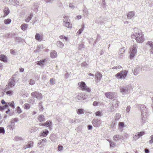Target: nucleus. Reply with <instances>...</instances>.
Instances as JSON below:
<instances>
[{
    "label": "nucleus",
    "instance_id": "nucleus-1",
    "mask_svg": "<svg viewBox=\"0 0 153 153\" xmlns=\"http://www.w3.org/2000/svg\"><path fill=\"white\" fill-rule=\"evenodd\" d=\"M134 32L131 35L132 38L135 39L138 43L143 42L144 39L141 31L138 30L136 28H134Z\"/></svg>",
    "mask_w": 153,
    "mask_h": 153
},
{
    "label": "nucleus",
    "instance_id": "nucleus-2",
    "mask_svg": "<svg viewBox=\"0 0 153 153\" xmlns=\"http://www.w3.org/2000/svg\"><path fill=\"white\" fill-rule=\"evenodd\" d=\"M119 88L120 93L123 95L129 94L132 89V86L130 84L120 86Z\"/></svg>",
    "mask_w": 153,
    "mask_h": 153
},
{
    "label": "nucleus",
    "instance_id": "nucleus-3",
    "mask_svg": "<svg viewBox=\"0 0 153 153\" xmlns=\"http://www.w3.org/2000/svg\"><path fill=\"white\" fill-rule=\"evenodd\" d=\"M128 73V71L126 70L122 71L117 73L115 75L116 77L118 79H126Z\"/></svg>",
    "mask_w": 153,
    "mask_h": 153
},
{
    "label": "nucleus",
    "instance_id": "nucleus-4",
    "mask_svg": "<svg viewBox=\"0 0 153 153\" xmlns=\"http://www.w3.org/2000/svg\"><path fill=\"white\" fill-rule=\"evenodd\" d=\"M137 46L134 45L130 49L129 57L131 59H132L134 57L135 54L137 53Z\"/></svg>",
    "mask_w": 153,
    "mask_h": 153
},
{
    "label": "nucleus",
    "instance_id": "nucleus-5",
    "mask_svg": "<svg viewBox=\"0 0 153 153\" xmlns=\"http://www.w3.org/2000/svg\"><path fill=\"white\" fill-rule=\"evenodd\" d=\"M78 85L80 88L83 91H86L88 92H90L91 90L89 88H88L85 83L84 82H81L78 83Z\"/></svg>",
    "mask_w": 153,
    "mask_h": 153
},
{
    "label": "nucleus",
    "instance_id": "nucleus-6",
    "mask_svg": "<svg viewBox=\"0 0 153 153\" xmlns=\"http://www.w3.org/2000/svg\"><path fill=\"white\" fill-rule=\"evenodd\" d=\"M31 96L35 98L38 100H41L42 97V94L38 91H34L31 94Z\"/></svg>",
    "mask_w": 153,
    "mask_h": 153
},
{
    "label": "nucleus",
    "instance_id": "nucleus-7",
    "mask_svg": "<svg viewBox=\"0 0 153 153\" xmlns=\"http://www.w3.org/2000/svg\"><path fill=\"white\" fill-rule=\"evenodd\" d=\"M140 109L141 111L142 115L143 116H145L147 114V109L146 107L143 105H140Z\"/></svg>",
    "mask_w": 153,
    "mask_h": 153
},
{
    "label": "nucleus",
    "instance_id": "nucleus-8",
    "mask_svg": "<svg viewBox=\"0 0 153 153\" xmlns=\"http://www.w3.org/2000/svg\"><path fill=\"white\" fill-rule=\"evenodd\" d=\"M105 95L107 97L112 99L116 97V94L113 92H108L105 93Z\"/></svg>",
    "mask_w": 153,
    "mask_h": 153
},
{
    "label": "nucleus",
    "instance_id": "nucleus-9",
    "mask_svg": "<svg viewBox=\"0 0 153 153\" xmlns=\"http://www.w3.org/2000/svg\"><path fill=\"white\" fill-rule=\"evenodd\" d=\"M11 88L9 87L8 86H5V89L4 90V91L5 92L6 94L8 96H10L13 95V91L10 90Z\"/></svg>",
    "mask_w": 153,
    "mask_h": 153
},
{
    "label": "nucleus",
    "instance_id": "nucleus-10",
    "mask_svg": "<svg viewBox=\"0 0 153 153\" xmlns=\"http://www.w3.org/2000/svg\"><path fill=\"white\" fill-rule=\"evenodd\" d=\"M15 80L14 77H12L11 79L9 80V82L8 84L6 86H8L10 88H12L13 87L15 86Z\"/></svg>",
    "mask_w": 153,
    "mask_h": 153
},
{
    "label": "nucleus",
    "instance_id": "nucleus-11",
    "mask_svg": "<svg viewBox=\"0 0 153 153\" xmlns=\"http://www.w3.org/2000/svg\"><path fill=\"white\" fill-rule=\"evenodd\" d=\"M92 123L94 127H98L101 123V121L98 119H94L92 121Z\"/></svg>",
    "mask_w": 153,
    "mask_h": 153
},
{
    "label": "nucleus",
    "instance_id": "nucleus-12",
    "mask_svg": "<svg viewBox=\"0 0 153 153\" xmlns=\"http://www.w3.org/2000/svg\"><path fill=\"white\" fill-rule=\"evenodd\" d=\"M144 134H145V132L144 131H141L137 132L134 135L133 138L134 140H137Z\"/></svg>",
    "mask_w": 153,
    "mask_h": 153
},
{
    "label": "nucleus",
    "instance_id": "nucleus-13",
    "mask_svg": "<svg viewBox=\"0 0 153 153\" xmlns=\"http://www.w3.org/2000/svg\"><path fill=\"white\" fill-rule=\"evenodd\" d=\"M142 71V67L140 66L134 69V74L135 75H137L138 74L141 73Z\"/></svg>",
    "mask_w": 153,
    "mask_h": 153
},
{
    "label": "nucleus",
    "instance_id": "nucleus-14",
    "mask_svg": "<svg viewBox=\"0 0 153 153\" xmlns=\"http://www.w3.org/2000/svg\"><path fill=\"white\" fill-rule=\"evenodd\" d=\"M35 38L38 41L41 42L43 41V35L41 34L37 33L35 35Z\"/></svg>",
    "mask_w": 153,
    "mask_h": 153
},
{
    "label": "nucleus",
    "instance_id": "nucleus-15",
    "mask_svg": "<svg viewBox=\"0 0 153 153\" xmlns=\"http://www.w3.org/2000/svg\"><path fill=\"white\" fill-rule=\"evenodd\" d=\"M112 107L114 108L115 109L118 106V101L116 100H113L112 101Z\"/></svg>",
    "mask_w": 153,
    "mask_h": 153
},
{
    "label": "nucleus",
    "instance_id": "nucleus-16",
    "mask_svg": "<svg viewBox=\"0 0 153 153\" xmlns=\"http://www.w3.org/2000/svg\"><path fill=\"white\" fill-rule=\"evenodd\" d=\"M113 139L115 140H123V137L121 135H116L113 137Z\"/></svg>",
    "mask_w": 153,
    "mask_h": 153
},
{
    "label": "nucleus",
    "instance_id": "nucleus-17",
    "mask_svg": "<svg viewBox=\"0 0 153 153\" xmlns=\"http://www.w3.org/2000/svg\"><path fill=\"white\" fill-rule=\"evenodd\" d=\"M102 76V74L100 72H97L96 73L95 75V77L96 79H97V80L100 81V80L101 79Z\"/></svg>",
    "mask_w": 153,
    "mask_h": 153
},
{
    "label": "nucleus",
    "instance_id": "nucleus-18",
    "mask_svg": "<svg viewBox=\"0 0 153 153\" xmlns=\"http://www.w3.org/2000/svg\"><path fill=\"white\" fill-rule=\"evenodd\" d=\"M39 4L38 3H34L32 9L33 10V11L36 13H37L38 11V9L39 7L38 5Z\"/></svg>",
    "mask_w": 153,
    "mask_h": 153
},
{
    "label": "nucleus",
    "instance_id": "nucleus-19",
    "mask_svg": "<svg viewBox=\"0 0 153 153\" xmlns=\"http://www.w3.org/2000/svg\"><path fill=\"white\" fill-rule=\"evenodd\" d=\"M46 59H44L38 61L37 62V65L41 66H43L45 62L46 61Z\"/></svg>",
    "mask_w": 153,
    "mask_h": 153
},
{
    "label": "nucleus",
    "instance_id": "nucleus-20",
    "mask_svg": "<svg viewBox=\"0 0 153 153\" xmlns=\"http://www.w3.org/2000/svg\"><path fill=\"white\" fill-rule=\"evenodd\" d=\"M146 45H149L151 48L150 49V52L152 53H153V42L150 41L146 43Z\"/></svg>",
    "mask_w": 153,
    "mask_h": 153
},
{
    "label": "nucleus",
    "instance_id": "nucleus-21",
    "mask_svg": "<svg viewBox=\"0 0 153 153\" xmlns=\"http://www.w3.org/2000/svg\"><path fill=\"white\" fill-rule=\"evenodd\" d=\"M49 131L48 130L45 129L43 131V132L40 133V136H43L45 137L48 135L49 133Z\"/></svg>",
    "mask_w": 153,
    "mask_h": 153
},
{
    "label": "nucleus",
    "instance_id": "nucleus-22",
    "mask_svg": "<svg viewBox=\"0 0 153 153\" xmlns=\"http://www.w3.org/2000/svg\"><path fill=\"white\" fill-rule=\"evenodd\" d=\"M79 120L78 119L74 118L73 119H71L69 121V123H79Z\"/></svg>",
    "mask_w": 153,
    "mask_h": 153
},
{
    "label": "nucleus",
    "instance_id": "nucleus-23",
    "mask_svg": "<svg viewBox=\"0 0 153 153\" xmlns=\"http://www.w3.org/2000/svg\"><path fill=\"white\" fill-rule=\"evenodd\" d=\"M51 57L52 58H54L56 57L57 56V54L56 52L54 50H52L51 52Z\"/></svg>",
    "mask_w": 153,
    "mask_h": 153
},
{
    "label": "nucleus",
    "instance_id": "nucleus-24",
    "mask_svg": "<svg viewBox=\"0 0 153 153\" xmlns=\"http://www.w3.org/2000/svg\"><path fill=\"white\" fill-rule=\"evenodd\" d=\"M0 59L4 62H6L7 61V57L3 54L0 55Z\"/></svg>",
    "mask_w": 153,
    "mask_h": 153
},
{
    "label": "nucleus",
    "instance_id": "nucleus-25",
    "mask_svg": "<svg viewBox=\"0 0 153 153\" xmlns=\"http://www.w3.org/2000/svg\"><path fill=\"white\" fill-rule=\"evenodd\" d=\"M134 15V13L133 11L129 12L127 14V16L128 19H131Z\"/></svg>",
    "mask_w": 153,
    "mask_h": 153
},
{
    "label": "nucleus",
    "instance_id": "nucleus-26",
    "mask_svg": "<svg viewBox=\"0 0 153 153\" xmlns=\"http://www.w3.org/2000/svg\"><path fill=\"white\" fill-rule=\"evenodd\" d=\"M3 12L4 13V17H5L7 15L10 13V10L8 8L5 7L3 10Z\"/></svg>",
    "mask_w": 153,
    "mask_h": 153
},
{
    "label": "nucleus",
    "instance_id": "nucleus-27",
    "mask_svg": "<svg viewBox=\"0 0 153 153\" xmlns=\"http://www.w3.org/2000/svg\"><path fill=\"white\" fill-rule=\"evenodd\" d=\"M76 98L79 100H83L85 98V95L82 94H80L77 96Z\"/></svg>",
    "mask_w": 153,
    "mask_h": 153
},
{
    "label": "nucleus",
    "instance_id": "nucleus-28",
    "mask_svg": "<svg viewBox=\"0 0 153 153\" xmlns=\"http://www.w3.org/2000/svg\"><path fill=\"white\" fill-rule=\"evenodd\" d=\"M52 123L51 121H48L46 122L45 123V126H46L48 127L49 128H51V127Z\"/></svg>",
    "mask_w": 153,
    "mask_h": 153
},
{
    "label": "nucleus",
    "instance_id": "nucleus-29",
    "mask_svg": "<svg viewBox=\"0 0 153 153\" xmlns=\"http://www.w3.org/2000/svg\"><path fill=\"white\" fill-rule=\"evenodd\" d=\"M38 120L41 122L45 121V119L44 117V115H39L38 117Z\"/></svg>",
    "mask_w": 153,
    "mask_h": 153
},
{
    "label": "nucleus",
    "instance_id": "nucleus-30",
    "mask_svg": "<svg viewBox=\"0 0 153 153\" xmlns=\"http://www.w3.org/2000/svg\"><path fill=\"white\" fill-rule=\"evenodd\" d=\"M28 25L27 24H23L21 26V29L23 30H25L27 28Z\"/></svg>",
    "mask_w": 153,
    "mask_h": 153
},
{
    "label": "nucleus",
    "instance_id": "nucleus-31",
    "mask_svg": "<svg viewBox=\"0 0 153 153\" xmlns=\"http://www.w3.org/2000/svg\"><path fill=\"white\" fill-rule=\"evenodd\" d=\"M64 25L68 28H71L72 27V25L69 21L64 23Z\"/></svg>",
    "mask_w": 153,
    "mask_h": 153
},
{
    "label": "nucleus",
    "instance_id": "nucleus-32",
    "mask_svg": "<svg viewBox=\"0 0 153 153\" xmlns=\"http://www.w3.org/2000/svg\"><path fill=\"white\" fill-rule=\"evenodd\" d=\"M57 45L61 48H62L64 45V44L60 41H58L56 43Z\"/></svg>",
    "mask_w": 153,
    "mask_h": 153
},
{
    "label": "nucleus",
    "instance_id": "nucleus-33",
    "mask_svg": "<svg viewBox=\"0 0 153 153\" xmlns=\"http://www.w3.org/2000/svg\"><path fill=\"white\" fill-rule=\"evenodd\" d=\"M33 16V13H31L30 16L27 17L25 19V22H29Z\"/></svg>",
    "mask_w": 153,
    "mask_h": 153
},
{
    "label": "nucleus",
    "instance_id": "nucleus-34",
    "mask_svg": "<svg viewBox=\"0 0 153 153\" xmlns=\"http://www.w3.org/2000/svg\"><path fill=\"white\" fill-rule=\"evenodd\" d=\"M27 142L28 148H30L33 147V142L32 141H30Z\"/></svg>",
    "mask_w": 153,
    "mask_h": 153
},
{
    "label": "nucleus",
    "instance_id": "nucleus-35",
    "mask_svg": "<svg viewBox=\"0 0 153 153\" xmlns=\"http://www.w3.org/2000/svg\"><path fill=\"white\" fill-rule=\"evenodd\" d=\"M8 106H10L13 109L15 108V106L14 105V103L13 101H12L10 102H7Z\"/></svg>",
    "mask_w": 153,
    "mask_h": 153
},
{
    "label": "nucleus",
    "instance_id": "nucleus-36",
    "mask_svg": "<svg viewBox=\"0 0 153 153\" xmlns=\"http://www.w3.org/2000/svg\"><path fill=\"white\" fill-rule=\"evenodd\" d=\"M121 117V115L120 114H116L115 115V119L116 121L118 120Z\"/></svg>",
    "mask_w": 153,
    "mask_h": 153
},
{
    "label": "nucleus",
    "instance_id": "nucleus-37",
    "mask_svg": "<svg viewBox=\"0 0 153 153\" xmlns=\"http://www.w3.org/2000/svg\"><path fill=\"white\" fill-rule=\"evenodd\" d=\"M83 15L84 16L87 17L88 14V11L87 10H86L85 9L83 10Z\"/></svg>",
    "mask_w": 153,
    "mask_h": 153
},
{
    "label": "nucleus",
    "instance_id": "nucleus-38",
    "mask_svg": "<svg viewBox=\"0 0 153 153\" xmlns=\"http://www.w3.org/2000/svg\"><path fill=\"white\" fill-rule=\"evenodd\" d=\"M24 109L28 110L30 108V106L29 104L27 103H26L24 105Z\"/></svg>",
    "mask_w": 153,
    "mask_h": 153
},
{
    "label": "nucleus",
    "instance_id": "nucleus-39",
    "mask_svg": "<svg viewBox=\"0 0 153 153\" xmlns=\"http://www.w3.org/2000/svg\"><path fill=\"white\" fill-rule=\"evenodd\" d=\"M11 20L10 19H8L4 20V22L5 24L7 25L10 23L11 22Z\"/></svg>",
    "mask_w": 153,
    "mask_h": 153
},
{
    "label": "nucleus",
    "instance_id": "nucleus-40",
    "mask_svg": "<svg viewBox=\"0 0 153 153\" xmlns=\"http://www.w3.org/2000/svg\"><path fill=\"white\" fill-rule=\"evenodd\" d=\"M42 102H41L39 103V110L40 111H42L44 109L43 106L42 105Z\"/></svg>",
    "mask_w": 153,
    "mask_h": 153
},
{
    "label": "nucleus",
    "instance_id": "nucleus-41",
    "mask_svg": "<svg viewBox=\"0 0 153 153\" xmlns=\"http://www.w3.org/2000/svg\"><path fill=\"white\" fill-rule=\"evenodd\" d=\"M14 140L16 141H21L23 140V139L21 137L19 136L15 137Z\"/></svg>",
    "mask_w": 153,
    "mask_h": 153
},
{
    "label": "nucleus",
    "instance_id": "nucleus-42",
    "mask_svg": "<svg viewBox=\"0 0 153 153\" xmlns=\"http://www.w3.org/2000/svg\"><path fill=\"white\" fill-rule=\"evenodd\" d=\"M83 30L84 26H83V27H82L77 32L76 34L79 35H80L81 33Z\"/></svg>",
    "mask_w": 153,
    "mask_h": 153
},
{
    "label": "nucleus",
    "instance_id": "nucleus-43",
    "mask_svg": "<svg viewBox=\"0 0 153 153\" xmlns=\"http://www.w3.org/2000/svg\"><path fill=\"white\" fill-rule=\"evenodd\" d=\"M79 48L80 50H81L84 48L85 46L82 42H80L79 45Z\"/></svg>",
    "mask_w": 153,
    "mask_h": 153
},
{
    "label": "nucleus",
    "instance_id": "nucleus-44",
    "mask_svg": "<svg viewBox=\"0 0 153 153\" xmlns=\"http://www.w3.org/2000/svg\"><path fill=\"white\" fill-rule=\"evenodd\" d=\"M119 126L120 129L122 128L124 126V123L120 122L119 123Z\"/></svg>",
    "mask_w": 153,
    "mask_h": 153
},
{
    "label": "nucleus",
    "instance_id": "nucleus-45",
    "mask_svg": "<svg viewBox=\"0 0 153 153\" xmlns=\"http://www.w3.org/2000/svg\"><path fill=\"white\" fill-rule=\"evenodd\" d=\"M16 111L18 114H20L22 112V111L19 106L17 107L16 108Z\"/></svg>",
    "mask_w": 153,
    "mask_h": 153
},
{
    "label": "nucleus",
    "instance_id": "nucleus-46",
    "mask_svg": "<svg viewBox=\"0 0 153 153\" xmlns=\"http://www.w3.org/2000/svg\"><path fill=\"white\" fill-rule=\"evenodd\" d=\"M83 109H78L77 111V112L78 114H81L83 113Z\"/></svg>",
    "mask_w": 153,
    "mask_h": 153
},
{
    "label": "nucleus",
    "instance_id": "nucleus-47",
    "mask_svg": "<svg viewBox=\"0 0 153 153\" xmlns=\"http://www.w3.org/2000/svg\"><path fill=\"white\" fill-rule=\"evenodd\" d=\"M19 121V120L18 118H15L11 120L10 123H14L15 122H17Z\"/></svg>",
    "mask_w": 153,
    "mask_h": 153
},
{
    "label": "nucleus",
    "instance_id": "nucleus-48",
    "mask_svg": "<svg viewBox=\"0 0 153 153\" xmlns=\"http://www.w3.org/2000/svg\"><path fill=\"white\" fill-rule=\"evenodd\" d=\"M0 133L4 134L5 133V130L4 127H0Z\"/></svg>",
    "mask_w": 153,
    "mask_h": 153
},
{
    "label": "nucleus",
    "instance_id": "nucleus-49",
    "mask_svg": "<svg viewBox=\"0 0 153 153\" xmlns=\"http://www.w3.org/2000/svg\"><path fill=\"white\" fill-rule=\"evenodd\" d=\"M50 83L52 85H53L56 83L55 79L53 78H51L50 80Z\"/></svg>",
    "mask_w": 153,
    "mask_h": 153
},
{
    "label": "nucleus",
    "instance_id": "nucleus-50",
    "mask_svg": "<svg viewBox=\"0 0 153 153\" xmlns=\"http://www.w3.org/2000/svg\"><path fill=\"white\" fill-rule=\"evenodd\" d=\"M150 140L149 141V143L151 144L153 143V135H152L150 137Z\"/></svg>",
    "mask_w": 153,
    "mask_h": 153
},
{
    "label": "nucleus",
    "instance_id": "nucleus-51",
    "mask_svg": "<svg viewBox=\"0 0 153 153\" xmlns=\"http://www.w3.org/2000/svg\"><path fill=\"white\" fill-rule=\"evenodd\" d=\"M46 139H44L41 140L39 143H38V144H41L43 143H45L46 142Z\"/></svg>",
    "mask_w": 153,
    "mask_h": 153
},
{
    "label": "nucleus",
    "instance_id": "nucleus-52",
    "mask_svg": "<svg viewBox=\"0 0 153 153\" xmlns=\"http://www.w3.org/2000/svg\"><path fill=\"white\" fill-rule=\"evenodd\" d=\"M29 102L31 104L34 103V102H35V100L34 97H31L30 99Z\"/></svg>",
    "mask_w": 153,
    "mask_h": 153
},
{
    "label": "nucleus",
    "instance_id": "nucleus-53",
    "mask_svg": "<svg viewBox=\"0 0 153 153\" xmlns=\"http://www.w3.org/2000/svg\"><path fill=\"white\" fill-rule=\"evenodd\" d=\"M101 114V112L100 111L96 112L95 113V115L97 116H100Z\"/></svg>",
    "mask_w": 153,
    "mask_h": 153
},
{
    "label": "nucleus",
    "instance_id": "nucleus-54",
    "mask_svg": "<svg viewBox=\"0 0 153 153\" xmlns=\"http://www.w3.org/2000/svg\"><path fill=\"white\" fill-rule=\"evenodd\" d=\"M110 145L111 147H114L115 145V144L112 141H109Z\"/></svg>",
    "mask_w": 153,
    "mask_h": 153
},
{
    "label": "nucleus",
    "instance_id": "nucleus-55",
    "mask_svg": "<svg viewBox=\"0 0 153 153\" xmlns=\"http://www.w3.org/2000/svg\"><path fill=\"white\" fill-rule=\"evenodd\" d=\"M63 148V146L61 145H59L58 146V149L59 151H61L62 150Z\"/></svg>",
    "mask_w": 153,
    "mask_h": 153
},
{
    "label": "nucleus",
    "instance_id": "nucleus-56",
    "mask_svg": "<svg viewBox=\"0 0 153 153\" xmlns=\"http://www.w3.org/2000/svg\"><path fill=\"white\" fill-rule=\"evenodd\" d=\"M108 110L109 111L112 112L114 111L116 109L112 107V106L110 108H109Z\"/></svg>",
    "mask_w": 153,
    "mask_h": 153
},
{
    "label": "nucleus",
    "instance_id": "nucleus-57",
    "mask_svg": "<svg viewBox=\"0 0 153 153\" xmlns=\"http://www.w3.org/2000/svg\"><path fill=\"white\" fill-rule=\"evenodd\" d=\"M14 125L13 123H11L10 124H9L8 126V127L10 129H12V130L13 129V127H14Z\"/></svg>",
    "mask_w": 153,
    "mask_h": 153
},
{
    "label": "nucleus",
    "instance_id": "nucleus-58",
    "mask_svg": "<svg viewBox=\"0 0 153 153\" xmlns=\"http://www.w3.org/2000/svg\"><path fill=\"white\" fill-rule=\"evenodd\" d=\"M68 19V17L67 16H65L64 18V19L63 20L64 23H65L69 21Z\"/></svg>",
    "mask_w": 153,
    "mask_h": 153
},
{
    "label": "nucleus",
    "instance_id": "nucleus-59",
    "mask_svg": "<svg viewBox=\"0 0 153 153\" xmlns=\"http://www.w3.org/2000/svg\"><path fill=\"white\" fill-rule=\"evenodd\" d=\"M16 40L17 42H20L21 41L22 39L21 38L19 37H16L15 39Z\"/></svg>",
    "mask_w": 153,
    "mask_h": 153
},
{
    "label": "nucleus",
    "instance_id": "nucleus-60",
    "mask_svg": "<svg viewBox=\"0 0 153 153\" xmlns=\"http://www.w3.org/2000/svg\"><path fill=\"white\" fill-rule=\"evenodd\" d=\"M28 145L27 144V142H26L25 143V144L23 145V149H25L27 148H28Z\"/></svg>",
    "mask_w": 153,
    "mask_h": 153
},
{
    "label": "nucleus",
    "instance_id": "nucleus-61",
    "mask_svg": "<svg viewBox=\"0 0 153 153\" xmlns=\"http://www.w3.org/2000/svg\"><path fill=\"white\" fill-rule=\"evenodd\" d=\"M99 104V102L97 101H94L93 103V105L95 106H98Z\"/></svg>",
    "mask_w": 153,
    "mask_h": 153
},
{
    "label": "nucleus",
    "instance_id": "nucleus-62",
    "mask_svg": "<svg viewBox=\"0 0 153 153\" xmlns=\"http://www.w3.org/2000/svg\"><path fill=\"white\" fill-rule=\"evenodd\" d=\"M88 65L87 63L85 62H84L82 64V66L83 67H87Z\"/></svg>",
    "mask_w": 153,
    "mask_h": 153
},
{
    "label": "nucleus",
    "instance_id": "nucleus-63",
    "mask_svg": "<svg viewBox=\"0 0 153 153\" xmlns=\"http://www.w3.org/2000/svg\"><path fill=\"white\" fill-rule=\"evenodd\" d=\"M5 104V105L3 106V108L4 110L6 108H7L8 107V105L7 102L5 104Z\"/></svg>",
    "mask_w": 153,
    "mask_h": 153
},
{
    "label": "nucleus",
    "instance_id": "nucleus-64",
    "mask_svg": "<svg viewBox=\"0 0 153 153\" xmlns=\"http://www.w3.org/2000/svg\"><path fill=\"white\" fill-rule=\"evenodd\" d=\"M29 83L30 85H32L35 83V82L34 80L31 79L30 80Z\"/></svg>",
    "mask_w": 153,
    "mask_h": 153
}]
</instances>
